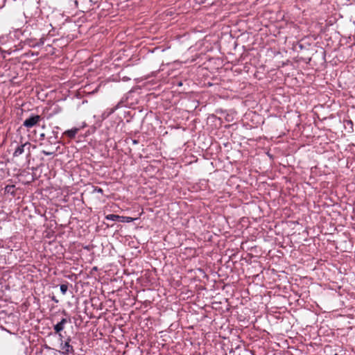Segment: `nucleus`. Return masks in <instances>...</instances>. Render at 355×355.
I'll return each instance as SVG.
<instances>
[{"label": "nucleus", "mask_w": 355, "mask_h": 355, "mask_svg": "<svg viewBox=\"0 0 355 355\" xmlns=\"http://www.w3.org/2000/svg\"><path fill=\"white\" fill-rule=\"evenodd\" d=\"M67 322L68 320L66 318H62L60 322H59L54 326V330L55 333L59 334V336L60 337L61 340L62 339V335L60 334V331H62L64 329V325Z\"/></svg>", "instance_id": "nucleus-4"}, {"label": "nucleus", "mask_w": 355, "mask_h": 355, "mask_svg": "<svg viewBox=\"0 0 355 355\" xmlns=\"http://www.w3.org/2000/svg\"><path fill=\"white\" fill-rule=\"evenodd\" d=\"M78 130H79L78 128H73L71 130H66L64 132V135H65L68 136L69 138L72 139V138L75 137V136L78 133Z\"/></svg>", "instance_id": "nucleus-5"}, {"label": "nucleus", "mask_w": 355, "mask_h": 355, "mask_svg": "<svg viewBox=\"0 0 355 355\" xmlns=\"http://www.w3.org/2000/svg\"><path fill=\"white\" fill-rule=\"evenodd\" d=\"M105 219L112 221H121V216L115 214H108L105 216Z\"/></svg>", "instance_id": "nucleus-6"}, {"label": "nucleus", "mask_w": 355, "mask_h": 355, "mask_svg": "<svg viewBox=\"0 0 355 355\" xmlns=\"http://www.w3.org/2000/svg\"><path fill=\"white\" fill-rule=\"evenodd\" d=\"M98 192L101 193L103 191L102 189L99 188L96 190Z\"/></svg>", "instance_id": "nucleus-11"}, {"label": "nucleus", "mask_w": 355, "mask_h": 355, "mask_svg": "<svg viewBox=\"0 0 355 355\" xmlns=\"http://www.w3.org/2000/svg\"><path fill=\"white\" fill-rule=\"evenodd\" d=\"M67 289H68L67 285H66V284L60 285V291L63 295L66 294Z\"/></svg>", "instance_id": "nucleus-9"}, {"label": "nucleus", "mask_w": 355, "mask_h": 355, "mask_svg": "<svg viewBox=\"0 0 355 355\" xmlns=\"http://www.w3.org/2000/svg\"><path fill=\"white\" fill-rule=\"evenodd\" d=\"M44 137H45V135L44 133L40 135V137L41 138H44Z\"/></svg>", "instance_id": "nucleus-12"}, {"label": "nucleus", "mask_w": 355, "mask_h": 355, "mask_svg": "<svg viewBox=\"0 0 355 355\" xmlns=\"http://www.w3.org/2000/svg\"><path fill=\"white\" fill-rule=\"evenodd\" d=\"M133 218L128 216H121V221L122 223H130L133 221Z\"/></svg>", "instance_id": "nucleus-7"}, {"label": "nucleus", "mask_w": 355, "mask_h": 355, "mask_svg": "<svg viewBox=\"0 0 355 355\" xmlns=\"http://www.w3.org/2000/svg\"><path fill=\"white\" fill-rule=\"evenodd\" d=\"M71 339L68 338L64 343H61L60 348L62 350V353L64 354H68L73 352V346L70 345Z\"/></svg>", "instance_id": "nucleus-3"}, {"label": "nucleus", "mask_w": 355, "mask_h": 355, "mask_svg": "<svg viewBox=\"0 0 355 355\" xmlns=\"http://www.w3.org/2000/svg\"><path fill=\"white\" fill-rule=\"evenodd\" d=\"M30 147H31V144L29 142H26L20 146H18L16 148L15 152L13 153V156L18 157V156L21 155V154H23L26 150H27L28 153H30Z\"/></svg>", "instance_id": "nucleus-2"}, {"label": "nucleus", "mask_w": 355, "mask_h": 355, "mask_svg": "<svg viewBox=\"0 0 355 355\" xmlns=\"http://www.w3.org/2000/svg\"><path fill=\"white\" fill-rule=\"evenodd\" d=\"M42 153L45 155H51L53 154V152H47L46 150H42Z\"/></svg>", "instance_id": "nucleus-10"}, {"label": "nucleus", "mask_w": 355, "mask_h": 355, "mask_svg": "<svg viewBox=\"0 0 355 355\" xmlns=\"http://www.w3.org/2000/svg\"><path fill=\"white\" fill-rule=\"evenodd\" d=\"M41 120V116L39 115H33L26 119L23 125L27 128H31L35 126Z\"/></svg>", "instance_id": "nucleus-1"}, {"label": "nucleus", "mask_w": 355, "mask_h": 355, "mask_svg": "<svg viewBox=\"0 0 355 355\" xmlns=\"http://www.w3.org/2000/svg\"><path fill=\"white\" fill-rule=\"evenodd\" d=\"M116 108H111L107 111H105L103 114V118H106L109 115H110L111 114H112L114 111H115Z\"/></svg>", "instance_id": "nucleus-8"}]
</instances>
